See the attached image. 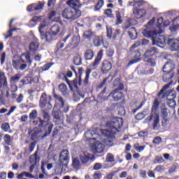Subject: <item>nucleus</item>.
Returning <instances> with one entry per match:
<instances>
[{
	"mask_svg": "<svg viewBox=\"0 0 179 179\" xmlns=\"http://www.w3.org/2000/svg\"><path fill=\"white\" fill-rule=\"evenodd\" d=\"M124 125V119L122 117H114L111 121L106 123V127L109 129H101V134L106 138V142L113 143L115 139L117 132H120V129Z\"/></svg>",
	"mask_w": 179,
	"mask_h": 179,
	"instance_id": "obj_1",
	"label": "nucleus"
},
{
	"mask_svg": "<svg viewBox=\"0 0 179 179\" xmlns=\"http://www.w3.org/2000/svg\"><path fill=\"white\" fill-rule=\"evenodd\" d=\"M66 3L71 8H66L63 10L62 16L64 19L72 22L82 16V11L79 10L82 8L80 0H69Z\"/></svg>",
	"mask_w": 179,
	"mask_h": 179,
	"instance_id": "obj_2",
	"label": "nucleus"
},
{
	"mask_svg": "<svg viewBox=\"0 0 179 179\" xmlns=\"http://www.w3.org/2000/svg\"><path fill=\"white\" fill-rule=\"evenodd\" d=\"M82 73H83V68L81 67L78 69L79 77L76 78L71 81L68 79L65 73H59L58 76L59 79H62V80L66 82L70 90L73 92V90H78L79 86H82Z\"/></svg>",
	"mask_w": 179,
	"mask_h": 179,
	"instance_id": "obj_3",
	"label": "nucleus"
},
{
	"mask_svg": "<svg viewBox=\"0 0 179 179\" xmlns=\"http://www.w3.org/2000/svg\"><path fill=\"white\" fill-rule=\"evenodd\" d=\"M143 36L148 38H152L154 45H164L166 44V36L164 35H160L162 33H159V31H149L148 29H144L143 31Z\"/></svg>",
	"mask_w": 179,
	"mask_h": 179,
	"instance_id": "obj_4",
	"label": "nucleus"
},
{
	"mask_svg": "<svg viewBox=\"0 0 179 179\" xmlns=\"http://www.w3.org/2000/svg\"><path fill=\"white\" fill-rule=\"evenodd\" d=\"M159 106H160V102L159 101V99L156 98L153 103L151 108V112L154 113H152L150 115V121H152L154 118L153 121V129H156L157 128V125H159V122H160V116L159 115V113H157L156 112L157 110H159Z\"/></svg>",
	"mask_w": 179,
	"mask_h": 179,
	"instance_id": "obj_5",
	"label": "nucleus"
},
{
	"mask_svg": "<svg viewBox=\"0 0 179 179\" xmlns=\"http://www.w3.org/2000/svg\"><path fill=\"white\" fill-rule=\"evenodd\" d=\"M141 45V41H136L129 48V52L131 58H133L127 64V66H131V65H134V64H137L141 61V51L138 50H135L138 48Z\"/></svg>",
	"mask_w": 179,
	"mask_h": 179,
	"instance_id": "obj_6",
	"label": "nucleus"
},
{
	"mask_svg": "<svg viewBox=\"0 0 179 179\" xmlns=\"http://www.w3.org/2000/svg\"><path fill=\"white\" fill-rule=\"evenodd\" d=\"M43 117L47 122V123L44 126V128H46V129L45 134L41 136V139H44V138H47V136L51 135V132H52V129L54 128V124L50 122V121H51V116L48 112L43 110Z\"/></svg>",
	"mask_w": 179,
	"mask_h": 179,
	"instance_id": "obj_7",
	"label": "nucleus"
},
{
	"mask_svg": "<svg viewBox=\"0 0 179 179\" xmlns=\"http://www.w3.org/2000/svg\"><path fill=\"white\" fill-rule=\"evenodd\" d=\"M40 156H38V151H36L34 155L29 157V163L31 166L29 167V172L33 173L36 166L40 164Z\"/></svg>",
	"mask_w": 179,
	"mask_h": 179,
	"instance_id": "obj_8",
	"label": "nucleus"
},
{
	"mask_svg": "<svg viewBox=\"0 0 179 179\" xmlns=\"http://www.w3.org/2000/svg\"><path fill=\"white\" fill-rule=\"evenodd\" d=\"M68 163H69V151L68 150H63L59 155V167L68 166Z\"/></svg>",
	"mask_w": 179,
	"mask_h": 179,
	"instance_id": "obj_9",
	"label": "nucleus"
},
{
	"mask_svg": "<svg viewBox=\"0 0 179 179\" xmlns=\"http://www.w3.org/2000/svg\"><path fill=\"white\" fill-rule=\"evenodd\" d=\"M103 52H104V50L103 49H101L97 52L96 57H95L94 62H92L90 64V67L92 69H97V68L100 65V64L101 62V59H103Z\"/></svg>",
	"mask_w": 179,
	"mask_h": 179,
	"instance_id": "obj_10",
	"label": "nucleus"
},
{
	"mask_svg": "<svg viewBox=\"0 0 179 179\" xmlns=\"http://www.w3.org/2000/svg\"><path fill=\"white\" fill-rule=\"evenodd\" d=\"M113 69V64L108 60H103L101 64V73H108Z\"/></svg>",
	"mask_w": 179,
	"mask_h": 179,
	"instance_id": "obj_11",
	"label": "nucleus"
},
{
	"mask_svg": "<svg viewBox=\"0 0 179 179\" xmlns=\"http://www.w3.org/2000/svg\"><path fill=\"white\" fill-rule=\"evenodd\" d=\"M106 36L111 40H117V36H120V29H113L111 27L106 28Z\"/></svg>",
	"mask_w": 179,
	"mask_h": 179,
	"instance_id": "obj_12",
	"label": "nucleus"
},
{
	"mask_svg": "<svg viewBox=\"0 0 179 179\" xmlns=\"http://www.w3.org/2000/svg\"><path fill=\"white\" fill-rule=\"evenodd\" d=\"M159 55V50L157 48L152 47L147 50L144 53V59H148V58H152L153 57H157Z\"/></svg>",
	"mask_w": 179,
	"mask_h": 179,
	"instance_id": "obj_13",
	"label": "nucleus"
},
{
	"mask_svg": "<svg viewBox=\"0 0 179 179\" xmlns=\"http://www.w3.org/2000/svg\"><path fill=\"white\" fill-rule=\"evenodd\" d=\"M176 65L174 64V62L173 60H168L164 66L162 68L163 72H171L172 73H174V68Z\"/></svg>",
	"mask_w": 179,
	"mask_h": 179,
	"instance_id": "obj_14",
	"label": "nucleus"
},
{
	"mask_svg": "<svg viewBox=\"0 0 179 179\" xmlns=\"http://www.w3.org/2000/svg\"><path fill=\"white\" fill-rule=\"evenodd\" d=\"M20 62L22 64H28V66H31V64H33V61L31 60V57L30 56L29 52L22 53L21 55Z\"/></svg>",
	"mask_w": 179,
	"mask_h": 179,
	"instance_id": "obj_15",
	"label": "nucleus"
},
{
	"mask_svg": "<svg viewBox=\"0 0 179 179\" xmlns=\"http://www.w3.org/2000/svg\"><path fill=\"white\" fill-rule=\"evenodd\" d=\"M105 148L106 146L103 143L96 142L92 145V150L94 152V153H103Z\"/></svg>",
	"mask_w": 179,
	"mask_h": 179,
	"instance_id": "obj_16",
	"label": "nucleus"
},
{
	"mask_svg": "<svg viewBox=\"0 0 179 179\" xmlns=\"http://www.w3.org/2000/svg\"><path fill=\"white\" fill-rule=\"evenodd\" d=\"M133 15L136 19H142V17L146 16V10L145 9L134 8L133 9Z\"/></svg>",
	"mask_w": 179,
	"mask_h": 179,
	"instance_id": "obj_17",
	"label": "nucleus"
},
{
	"mask_svg": "<svg viewBox=\"0 0 179 179\" xmlns=\"http://www.w3.org/2000/svg\"><path fill=\"white\" fill-rule=\"evenodd\" d=\"M109 96H111L115 101H120L124 97V93L118 90H115L110 92Z\"/></svg>",
	"mask_w": 179,
	"mask_h": 179,
	"instance_id": "obj_18",
	"label": "nucleus"
},
{
	"mask_svg": "<svg viewBox=\"0 0 179 179\" xmlns=\"http://www.w3.org/2000/svg\"><path fill=\"white\" fill-rule=\"evenodd\" d=\"M39 47L40 43L38 42V39H34V41L31 42L29 46L30 52L34 54V52H36L37 50H38Z\"/></svg>",
	"mask_w": 179,
	"mask_h": 179,
	"instance_id": "obj_19",
	"label": "nucleus"
},
{
	"mask_svg": "<svg viewBox=\"0 0 179 179\" xmlns=\"http://www.w3.org/2000/svg\"><path fill=\"white\" fill-rule=\"evenodd\" d=\"M163 24L164 26H169V24H170V22L168 21L164 22L163 17H160L157 19V28L158 29H156L157 31H159V33H163V30L162 29V27H163Z\"/></svg>",
	"mask_w": 179,
	"mask_h": 179,
	"instance_id": "obj_20",
	"label": "nucleus"
},
{
	"mask_svg": "<svg viewBox=\"0 0 179 179\" xmlns=\"http://www.w3.org/2000/svg\"><path fill=\"white\" fill-rule=\"evenodd\" d=\"M94 58V51L92 49H87L84 52V59L85 61H92Z\"/></svg>",
	"mask_w": 179,
	"mask_h": 179,
	"instance_id": "obj_21",
	"label": "nucleus"
},
{
	"mask_svg": "<svg viewBox=\"0 0 179 179\" xmlns=\"http://www.w3.org/2000/svg\"><path fill=\"white\" fill-rule=\"evenodd\" d=\"M103 40H104L103 36L94 35L93 44L94 47H101L103 44Z\"/></svg>",
	"mask_w": 179,
	"mask_h": 179,
	"instance_id": "obj_22",
	"label": "nucleus"
},
{
	"mask_svg": "<svg viewBox=\"0 0 179 179\" xmlns=\"http://www.w3.org/2000/svg\"><path fill=\"white\" fill-rule=\"evenodd\" d=\"M52 115L53 117L55 124L59 125V122H61V111L52 110Z\"/></svg>",
	"mask_w": 179,
	"mask_h": 179,
	"instance_id": "obj_23",
	"label": "nucleus"
},
{
	"mask_svg": "<svg viewBox=\"0 0 179 179\" xmlns=\"http://www.w3.org/2000/svg\"><path fill=\"white\" fill-rule=\"evenodd\" d=\"M41 40H45L46 43L54 41V35L51 32L46 31L43 35L41 36Z\"/></svg>",
	"mask_w": 179,
	"mask_h": 179,
	"instance_id": "obj_24",
	"label": "nucleus"
},
{
	"mask_svg": "<svg viewBox=\"0 0 179 179\" xmlns=\"http://www.w3.org/2000/svg\"><path fill=\"white\" fill-rule=\"evenodd\" d=\"M71 45H72V48H76V47H79V44H80V36H74L71 38Z\"/></svg>",
	"mask_w": 179,
	"mask_h": 179,
	"instance_id": "obj_25",
	"label": "nucleus"
},
{
	"mask_svg": "<svg viewBox=\"0 0 179 179\" xmlns=\"http://www.w3.org/2000/svg\"><path fill=\"white\" fill-rule=\"evenodd\" d=\"M170 87V83L165 85L158 92L157 96L159 99H166V91Z\"/></svg>",
	"mask_w": 179,
	"mask_h": 179,
	"instance_id": "obj_26",
	"label": "nucleus"
},
{
	"mask_svg": "<svg viewBox=\"0 0 179 179\" xmlns=\"http://www.w3.org/2000/svg\"><path fill=\"white\" fill-rule=\"evenodd\" d=\"M128 34L131 40H136L138 38V32L135 27L129 28Z\"/></svg>",
	"mask_w": 179,
	"mask_h": 179,
	"instance_id": "obj_27",
	"label": "nucleus"
},
{
	"mask_svg": "<svg viewBox=\"0 0 179 179\" xmlns=\"http://www.w3.org/2000/svg\"><path fill=\"white\" fill-rule=\"evenodd\" d=\"M59 90L61 91L63 96H65L66 97H68L69 96V92H68V87H66V85L62 83L59 85Z\"/></svg>",
	"mask_w": 179,
	"mask_h": 179,
	"instance_id": "obj_28",
	"label": "nucleus"
},
{
	"mask_svg": "<svg viewBox=\"0 0 179 179\" xmlns=\"http://www.w3.org/2000/svg\"><path fill=\"white\" fill-rule=\"evenodd\" d=\"M80 159L81 161V163L83 164H86L89 160H90V154L87 152H83V155H80Z\"/></svg>",
	"mask_w": 179,
	"mask_h": 179,
	"instance_id": "obj_29",
	"label": "nucleus"
},
{
	"mask_svg": "<svg viewBox=\"0 0 179 179\" xmlns=\"http://www.w3.org/2000/svg\"><path fill=\"white\" fill-rule=\"evenodd\" d=\"M2 86H5V87L8 86V80L3 72L0 73V87H2Z\"/></svg>",
	"mask_w": 179,
	"mask_h": 179,
	"instance_id": "obj_30",
	"label": "nucleus"
},
{
	"mask_svg": "<svg viewBox=\"0 0 179 179\" xmlns=\"http://www.w3.org/2000/svg\"><path fill=\"white\" fill-rule=\"evenodd\" d=\"M73 64L76 66H79V65H82V56L79 53H77L73 59Z\"/></svg>",
	"mask_w": 179,
	"mask_h": 179,
	"instance_id": "obj_31",
	"label": "nucleus"
},
{
	"mask_svg": "<svg viewBox=\"0 0 179 179\" xmlns=\"http://www.w3.org/2000/svg\"><path fill=\"white\" fill-rule=\"evenodd\" d=\"M22 78V74L17 73L13 76H11L10 78V83L11 85H15V83H17L19 80H20V78Z\"/></svg>",
	"mask_w": 179,
	"mask_h": 179,
	"instance_id": "obj_32",
	"label": "nucleus"
},
{
	"mask_svg": "<svg viewBox=\"0 0 179 179\" xmlns=\"http://www.w3.org/2000/svg\"><path fill=\"white\" fill-rule=\"evenodd\" d=\"M165 73V74L163 76V80L164 82H169L171 79H173L174 78V73H171L169 71H163Z\"/></svg>",
	"mask_w": 179,
	"mask_h": 179,
	"instance_id": "obj_33",
	"label": "nucleus"
},
{
	"mask_svg": "<svg viewBox=\"0 0 179 179\" xmlns=\"http://www.w3.org/2000/svg\"><path fill=\"white\" fill-rule=\"evenodd\" d=\"M59 31H61V27L58 24H55L50 28V32L52 34V36H57Z\"/></svg>",
	"mask_w": 179,
	"mask_h": 179,
	"instance_id": "obj_34",
	"label": "nucleus"
},
{
	"mask_svg": "<svg viewBox=\"0 0 179 179\" xmlns=\"http://www.w3.org/2000/svg\"><path fill=\"white\" fill-rule=\"evenodd\" d=\"M90 73H92V69H87L85 71V78L83 80L84 86H87L89 85V78H90Z\"/></svg>",
	"mask_w": 179,
	"mask_h": 179,
	"instance_id": "obj_35",
	"label": "nucleus"
},
{
	"mask_svg": "<svg viewBox=\"0 0 179 179\" xmlns=\"http://www.w3.org/2000/svg\"><path fill=\"white\" fill-rule=\"evenodd\" d=\"M115 24H121L124 20H122V16L121 15V12L115 11Z\"/></svg>",
	"mask_w": 179,
	"mask_h": 179,
	"instance_id": "obj_36",
	"label": "nucleus"
},
{
	"mask_svg": "<svg viewBox=\"0 0 179 179\" xmlns=\"http://www.w3.org/2000/svg\"><path fill=\"white\" fill-rule=\"evenodd\" d=\"M47 30V24L45 23H41L38 27V31L40 33V36H43V34H45V31Z\"/></svg>",
	"mask_w": 179,
	"mask_h": 179,
	"instance_id": "obj_37",
	"label": "nucleus"
},
{
	"mask_svg": "<svg viewBox=\"0 0 179 179\" xmlns=\"http://www.w3.org/2000/svg\"><path fill=\"white\" fill-rule=\"evenodd\" d=\"M36 143H37L36 141H33L30 143V144L29 145V150L28 151L25 150L24 155H30V153H31L34 150Z\"/></svg>",
	"mask_w": 179,
	"mask_h": 179,
	"instance_id": "obj_38",
	"label": "nucleus"
},
{
	"mask_svg": "<svg viewBox=\"0 0 179 179\" xmlns=\"http://www.w3.org/2000/svg\"><path fill=\"white\" fill-rule=\"evenodd\" d=\"M152 163L153 164H162V163H164V159L162 156H155Z\"/></svg>",
	"mask_w": 179,
	"mask_h": 179,
	"instance_id": "obj_39",
	"label": "nucleus"
},
{
	"mask_svg": "<svg viewBox=\"0 0 179 179\" xmlns=\"http://www.w3.org/2000/svg\"><path fill=\"white\" fill-rule=\"evenodd\" d=\"M103 15L106 17H110V19H114V14L113 13V10L111 8H107L104 10Z\"/></svg>",
	"mask_w": 179,
	"mask_h": 179,
	"instance_id": "obj_40",
	"label": "nucleus"
},
{
	"mask_svg": "<svg viewBox=\"0 0 179 179\" xmlns=\"http://www.w3.org/2000/svg\"><path fill=\"white\" fill-rule=\"evenodd\" d=\"M53 97L54 99L57 100L59 103H61L62 107H64V106H65V101L61 96L55 94V92H53Z\"/></svg>",
	"mask_w": 179,
	"mask_h": 179,
	"instance_id": "obj_41",
	"label": "nucleus"
},
{
	"mask_svg": "<svg viewBox=\"0 0 179 179\" xmlns=\"http://www.w3.org/2000/svg\"><path fill=\"white\" fill-rule=\"evenodd\" d=\"M106 163H114V162H115L114 155L111 153H108L106 155Z\"/></svg>",
	"mask_w": 179,
	"mask_h": 179,
	"instance_id": "obj_42",
	"label": "nucleus"
},
{
	"mask_svg": "<svg viewBox=\"0 0 179 179\" xmlns=\"http://www.w3.org/2000/svg\"><path fill=\"white\" fill-rule=\"evenodd\" d=\"M3 139L6 145H8V146H10L12 145V137L10 135L5 134Z\"/></svg>",
	"mask_w": 179,
	"mask_h": 179,
	"instance_id": "obj_43",
	"label": "nucleus"
},
{
	"mask_svg": "<svg viewBox=\"0 0 179 179\" xmlns=\"http://www.w3.org/2000/svg\"><path fill=\"white\" fill-rule=\"evenodd\" d=\"M45 5V1L38 2V3H34V10H43L44 6Z\"/></svg>",
	"mask_w": 179,
	"mask_h": 179,
	"instance_id": "obj_44",
	"label": "nucleus"
},
{
	"mask_svg": "<svg viewBox=\"0 0 179 179\" xmlns=\"http://www.w3.org/2000/svg\"><path fill=\"white\" fill-rule=\"evenodd\" d=\"M20 82L22 86H25V85H30V83H31V78L26 76L22 80H21Z\"/></svg>",
	"mask_w": 179,
	"mask_h": 179,
	"instance_id": "obj_45",
	"label": "nucleus"
},
{
	"mask_svg": "<svg viewBox=\"0 0 179 179\" xmlns=\"http://www.w3.org/2000/svg\"><path fill=\"white\" fill-rule=\"evenodd\" d=\"M103 5H104V1L99 0L94 6V11L97 12V10H100L103 8Z\"/></svg>",
	"mask_w": 179,
	"mask_h": 179,
	"instance_id": "obj_46",
	"label": "nucleus"
},
{
	"mask_svg": "<svg viewBox=\"0 0 179 179\" xmlns=\"http://www.w3.org/2000/svg\"><path fill=\"white\" fill-rule=\"evenodd\" d=\"M133 148L137 152H143V150H145V148H146V145H141V146H139L138 143H135V144H134Z\"/></svg>",
	"mask_w": 179,
	"mask_h": 179,
	"instance_id": "obj_47",
	"label": "nucleus"
},
{
	"mask_svg": "<svg viewBox=\"0 0 179 179\" xmlns=\"http://www.w3.org/2000/svg\"><path fill=\"white\" fill-rule=\"evenodd\" d=\"M167 108H162L161 109V118H167L169 117V112Z\"/></svg>",
	"mask_w": 179,
	"mask_h": 179,
	"instance_id": "obj_48",
	"label": "nucleus"
},
{
	"mask_svg": "<svg viewBox=\"0 0 179 179\" xmlns=\"http://www.w3.org/2000/svg\"><path fill=\"white\" fill-rule=\"evenodd\" d=\"M1 129L4 132H8V131H9V129H10V124H9V123H8V122L3 123L1 124Z\"/></svg>",
	"mask_w": 179,
	"mask_h": 179,
	"instance_id": "obj_49",
	"label": "nucleus"
},
{
	"mask_svg": "<svg viewBox=\"0 0 179 179\" xmlns=\"http://www.w3.org/2000/svg\"><path fill=\"white\" fill-rule=\"evenodd\" d=\"M84 38H87V40H92L93 38V32L92 31H87L84 33Z\"/></svg>",
	"mask_w": 179,
	"mask_h": 179,
	"instance_id": "obj_50",
	"label": "nucleus"
},
{
	"mask_svg": "<svg viewBox=\"0 0 179 179\" xmlns=\"http://www.w3.org/2000/svg\"><path fill=\"white\" fill-rule=\"evenodd\" d=\"M73 166L74 169H79L80 167V161L78 158H74L73 159Z\"/></svg>",
	"mask_w": 179,
	"mask_h": 179,
	"instance_id": "obj_51",
	"label": "nucleus"
},
{
	"mask_svg": "<svg viewBox=\"0 0 179 179\" xmlns=\"http://www.w3.org/2000/svg\"><path fill=\"white\" fill-rule=\"evenodd\" d=\"M65 47V43L64 41H59L56 44V50L57 51H59L62 48H64Z\"/></svg>",
	"mask_w": 179,
	"mask_h": 179,
	"instance_id": "obj_52",
	"label": "nucleus"
},
{
	"mask_svg": "<svg viewBox=\"0 0 179 179\" xmlns=\"http://www.w3.org/2000/svg\"><path fill=\"white\" fill-rule=\"evenodd\" d=\"M17 28H13L8 31V34L5 36L6 39L10 38L13 36V31H16Z\"/></svg>",
	"mask_w": 179,
	"mask_h": 179,
	"instance_id": "obj_53",
	"label": "nucleus"
},
{
	"mask_svg": "<svg viewBox=\"0 0 179 179\" xmlns=\"http://www.w3.org/2000/svg\"><path fill=\"white\" fill-rule=\"evenodd\" d=\"M29 120H36L37 118V111L36 110H33L29 115Z\"/></svg>",
	"mask_w": 179,
	"mask_h": 179,
	"instance_id": "obj_54",
	"label": "nucleus"
},
{
	"mask_svg": "<svg viewBox=\"0 0 179 179\" xmlns=\"http://www.w3.org/2000/svg\"><path fill=\"white\" fill-rule=\"evenodd\" d=\"M39 134H40V131H38V130L34 131L31 134V141H35V139H37V138H38Z\"/></svg>",
	"mask_w": 179,
	"mask_h": 179,
	"instance_id": "obj_55",
	"label": "nucleus"
},
{
	"mask_svg": "<svg viewBox=\"0 0 179 179\" xmlns=\"http://www.w3.org/2000/svg\"><path fill=\"white\" fill-rule=\"evenodd\" d=\"M170 124V119L167 117H162V127H167Z\"/></svg>",
	"mask_w": 179,
	"mask_h": 179,
	"instance_id": "obj_56",
	"label": "nucleus"
},
{
	"mask_svg": "<svg viewBox=\"0 0 179 179\" xmlns=\"http://www.w3.org/2000/svg\"><path fill=\"white\" fill-rule=\"evenodd\" d=\"M144 60L145 61V62H148V64H150L152 66H156V61L155 60V59L148 57Z\"/></svg>",
	"mask_w": 179,
	"mask_h": 179,
	"instance_id": "obj_57",
	"label": "nucleus"
},
{
	"mask_svg": "<svg viewBox=\"0 0 179 179\" xmlns=\"http://www.w3.org/2000/svg\"><path fill=\"white\" fill-rule=\"evenodd\" d=\"M52 65H54V63H52V62L48 63V64L43 65V66L42 67V71H48V69H50V68H51V66H52Z\"/></svg>",
	"mask_w": 179,
	"mask_h": 179,
	"instance_id": "obj_58",
	"label": "nucleus"
},
{
	"mask_svg": "<svg viewBox=\"0 0 179 179\" xmlns=\"http://www.w3.org/2000/svg\"><path fill=\"white\" fill-rule=\"evenodd\" d=\"M135 5H137V6H143V5H145L146 1L145 0H138V1H134Z\"/></svg>",
	"mask_w": 179,
	"mask_h": 179,
	"instance_id": "obj_59",
	"label": "nucleus"
},
{
	"mask_svg": "<svg viewBox=\"0 0 179 179\" xmlns=\"http://www.w3.org/2000/svg\"><path fill=\"white\" fill-rule=\"evenodd\" d=\"M152 143L155 145H160V143H162V137L160 136H157L154 138Z\"/></svg>",
	"mask_w": 179,
	"mask_h": 179,
	"instance_id": "obj_60",
	"label": "nucleus"
},
{
	"mask_svg": "<svg viewBox=\"0 0 179 179\" xmlns=\"http://www.w3.org/2000/svg\"><path fill=\"white\" fill-rule=\"evenodd\" d=\"M135 118L136 120H137V121H141V120H143V118H145V115L143 114V113H139L135 116Z\"/></svg>",
	"mask_w": 179,
	"mask_h": 179,
	"instance_id": "obj_61",
	"label": "nucleus"
},
{
	"mask_svg": "<svg viewBox=\"0 0 179 179\" xmlns=\"http://www.w3.org/2000/svg\"><path fill=\"white\" fill-rule=\"evenodd\" d=\"M34 8H35L34 3H32L31 5H29L27 7V12H34L36 10Z\"/></svg>",
	"mask_w": 179,
	"mask_h": 179,
	"instance_id": "obj_62",
	"label": "nucleus"
},
{
	"mask_svg": "<svg viewBox=\"0 0 179 179\" xmlns=\"http://www.w3.org/2000/svg\"><path fill=\"white\" fill-rule=\"evenodd\" d=\"M94 170H101L103 169V165L100 163H95L93 167Z\"/></svg>",
	"mask_w": 179,
	"mask_h": 179,
	"instance_id": "obj_63",
	"label": "nucleus"
},
{
	"mask_svg": "<svg viewBox=\"0 0 179 179\" xmlns=\"http://www.w3.org/2000/svg\"><path fill=\"white\" fill-rule=\"evenodd\" d=\"M117 174V171H113L106 176V179H113V177Z\"/></svg>",
	"mask_w": 179,
	"mask_h": 179,
	"instance_id": "obj_64",
	"label": "nucleus"
}]
</instances>
